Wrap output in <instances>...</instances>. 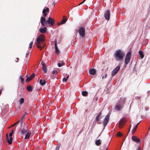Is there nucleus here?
<instances>
[{
	"mask_svg": "<svg viewBox=\"0 0 150 150\" xmlns=\"http://www.w3.org/2000/svg\"><path fill=\"white\" fill-rule=\"evenodd\" d=\"M49 8H44L42 11L43 13H46V12H48L49 11Z\"/></svg>",
	"mask_w": 150,
	"mask_h": 150,
	"instance_id": "b1692460",
	"label": "nucleus"
},
{
	"mask_svg": "<svg viewBox=\"0 0 150 150\" xmlns=\"http://www.w3.org/2000/svg\"><path fill=\"white\" fill-rule=\"evenodd\" d=\"M101 112H100L99 113V114L97 115L96 118V120L97 121H98L99 119H100V117H101Z\"/></svg>",
	"mask_w": 150,
	"mask_h": 150,
	"instance_id": "bb28decb",
	"label": "nucleus"
},
{
	"mask_svg": "<svg viewBox=\"0 0 150 150\" xmlns=\"http://www.w3.org/2000/svg\"><path fill=\"white\" fill-rule=\"evenodd\" d=\"M26 58L28 57V58H30V56H29V54L28 53H27L26 54Z\"/></svg>",
	"mask_w": 150,
	"mask_h": 150,
	"instance_id": "c03bdc74",
	"label": "nucleus"
},
{
	"mask_svg": "<svg viewBox=\"0 0 150 150\" xmlns=\"http://www.w3.org/2000/svg\"><path fill=\"white\" fill-rule=\"evenodd\" d=\"M125 122L126 120L125 118H122L119 124V126L120 128H122V125L125 124Z\"/></svg>",
	"mask_w": 150,
	"mask_h": 150,
	"instance_id": "9b49d317",
	"label": "nucleus"
},
{
	"mask_svg": "<svg viewBox=\"0 0 150 150\" xmlns=\"http://www.w3.org/2000/svg\"><path fill=\"white\" fill-rule=\"evenodd\" d=\"M13 130H12L11 131V132H10L9 134V136L10 137H11L12 136L13 134Z\"/></svg>",
	"mask_w": 150,
	"mask_h": 150,
	"instance_id": "58836bf2",
	"label": "nucleus"
},
{
	"mask_svg": "<svg viewBox=\"0 0 150 150\" xmlns=\"http://www.w3.org/2000/svg\"><path fill=\"white\" fill-rule=\"evenodd\" d=\"M65 65V63L64 62H62V63H58V66L59 67L62 66L63 65Z\"/></svg>",
	"mask_w": 150,
	"mask_h": 150,
	"instance_id": "7c9ffc66",
	"label": "nucleus"
},
{
	"mask_svg": "<svg viewBox=\"0 0 150 150\" xmlns=\"http://www.w3.org/2000/svg\"><path fill=\"white\" fill-rule=\"evenodd\" d=\"M46 81L44 80H42V79H41L40 80V85L42 86L44 85L46 83Z\"/></svg>",
	"mask_w": 150,
	"mask_h": 150,
	"instance_id": "6ab92c4d",
	"label": "nucleus"
},
{
	"mask_svg": "<svg viewBox=\"0 0 150 150\" xmlns=\"http://www.w3.org/2000/svg\"><path fill=\"white\" fill-rule=\"evenodd\" d=\"M60 144H59V146H57L56 148V150H59V148L60 146Z\"/></svg>",
	"mask_w": 150,
	"mask_h": 150,
	"instance_id": "37998d69",
	"label": "nucleus"
},
{
	"mask_svg": "<svg viewBox=\"0 0 150 150\" xmlns=\"http://www.w3.org/2000/svg\"><path fill=\"white\" fill-rule=\"evenodd\" d=\"M35 76V75L34 73H33L30 77L32 79Z\"/></svg>",
	"mask_w": 150,
	"mask_h": 150,
	"instance_id": "e433bc0d",
	"label": "nucleus"
},
{
	"mask_svg": "<svg viewBox=\"0 0 150 150\" xmlns=\"http://www.w3.org/2000/svg\"><path fill=\"white\" fill-rule=\"evenodd\" d=\"M6 136H7V138H8V134H6Z\"/></svg>",
	"mask_w": 150,
	"mask_h": 150,
	"instance_id": "13d9d810",
	"label": "nucleus"
},
{
	"mask_svg": "<svg viewBox=\"0 0 150 150\" xmlns=\"http://www.w3.org/2000/svg\"><path fill=\"white\" fill-rule=\"evenodd\" d=\"M132 139L133 141L138 143L140 142V139L135 136H133L132 137Z\"/></svg>",
	"mask_w": 150,
	"mask_h": 150,
	"instance_id": "f8f14e48",
	"label": "nucleus"
},
{
	"mask_svg": "<svg viewBox=\"0 0 150 150\" xmlns=\"http://www.w3.org/2000/svg\"><path fill=\"white\" fill-rule=\"evenodd\" d=\"M123 107V106L122 104H120L118 103L116 105L115 108L117 110L120 111L122 109Z\"/></svg>",
	"mask_w": 150,
	"mask_h": 150,
	"instance_id": "1a4fd4ad",
	"label": "nucleus"
},
{
	"mask_svg": "<svg viewBox=\"0 0 150 150\" xmlns=\"http://www.w3.org/2000/svg\"><path fill=\"white\" fill-rule=\"evenodd\" d=\"M54 20L53 18L49 17L46 22H45V24L47 23L51 24L52 25H53L54 24Z\"/></svg>",
	"mask_w": 150,
	"mask_h": 150,
	"instance_id": "423d86ee",
	"label": "nucleus"
},
{
	"mask_svg": "<svg viewBox=\"0 0 150 150\" xmlns=\"http://www.w3.org/2000/svg\"><path fill=\"white\" fill-rule=\"evenodd\" d=\"M79 35L82 37H83L85 35V29L83 27H81L79 30Z\"/></svg>",
	"mask_w": 150,
	"mask_h": 150,
	"instance_id": "39448f33",
	"label": "nucleus"
},
{
	"mask_svg": "<svg viewBox=\"0 0 150 150\" xmlns=\"http://www.w3.org/2000/svg\"><path fill=\"white\" fill-rule=\"evenodd\" d=\"M1 93H2V91L1 90H0V95H1Z\"/></svg>",
	"mask_w": 150,
	"mask_h": 150,
	"instance_id": "5fc2aeb1",
	"label": "nucleus"
},
{
	"mask_svg": "<svg viewBox=\"0 0 150 150\" xmlns=\"http://www.w3.org/2000/svg\"><path fill=\"white\" fill-rule=\"evenodd\" d=\"M18 122H16V123H15L14 124H13V125H11V127H13L15 125H17V124H18Z\"/></svg>",
	"mask_w": 150,
	"mask_h": 150,
	"instance_id": "49530a36",
	"label": "nucleus"
},
{
	"mask_svg": "<svg viewBox=\"0 0 150 150\" xmlns=\"http://www.w3.org/2000/svg\"><path fill=\"white\" fill-rule=\"evenodd\" d=\"M47 30V28L46 27L40 28L39 29V31L41 33H44L46 32Z\"/></svg>",
	"mask_w": 150,
	"mask_h": 150,
	"instance_id": "ddd939ff",
	"label": "nucleus"
},
{
	"mask_svg": "<svg viewBox=\"0 0 150 150\" xmlns=\"http://www.w3.org/2000/svg\"><path fill=\"white\" fill-rule=\"evenodd\" d=\"M58 73V71L57 70H54L52 72V73L53 74H57Z\"/></svg>",
	"mask_w": 150,
	"mask_h": 150,
	"instance_id": "72a5a7b5",
	"label": "nucleus"
},
{
	"mask_svg": "<svg viewBox=\"0 0 150 150\" xmlns=\"http://www.w3.org/2000/svg\"><path fill=\"white\" fill-rule=\"evenodd\" d=\"M33 42L32 41L31 42L30 44H29V45H30V46H29V48H32V44H33Z\"/></svg>",
	"mask_w": 150,
	"mask_h": 150,
	"instance_id": "4c0bfd02",
	"label": "nucleus"
},
{
	"mask_svg": "<svg viewBox=\"0 0 150 150\" xmlns=\"http://www.w3.org/2000/svg\"><path fill=\"white\" fill-rule=\"evenodd\" d=\"M16 59L17 60L16 61V62H17L19 60V59L18 58H17Z\"/></svg>",
	"mask_w": 150,
	"mask_h": 150,
	"instance_id": "3c124183",
	"label": "nucleus"
},
{
	"mask_svg": "<svg viewBox=\"0 0 150 150\" xmlns=\"http://www.w3.org/2000/svg\"><path fill=\"white\" fill-rule=\"evenodd\" d=\"M44 15H43V16H44V17H45H45L47 15V14L46 13H43Z\"/></svg>",
	"mask_w": 150,
	"mask_h": 150,
	"instance_id": "09e8293b",
	"label": "nucleus"
},
{
	"mask_svg": "<svg viewBox=\"0 0 150 150\" xmlns=\"http://www.w3.org/2000/svg\"><path fill=\"white\" fill-rule=\"evenodd\" d=\"M107 76V74H105L104 76H103L102 77V79H103L104 78L105 79L106 78Z\"/></svg>",
	"mask_w": 150,
	"mask_h": 150,
	"instance_id": "79ce46f5",
	"label": "nucleus"
},
{
	"mask_svg": "<svg viewBox=\"0 0 150 150\" xmlns=\"http://www.w3.org/2000/svg\"><path fill=\"white\" fill-rule=\"evenodd\" d=\"M26 117V112L23 115L21 118V119H23V120Z\"/></svg>",
	"mask_w": 150,
	"mask_h": 150,
	"instance_id": "c9c22d12",
	"label": "nucleus"
},
{
	"mask_svg": "<svg viewBox=\"0 0 150 150\" xmlns=\"http://www.w3.org/2000/svg\"><path fill=\"white\" fill-rule=\"evenodd\" d=\"M86 1V0H84L82 2L79 4V5H80V4L83 3Z\"/></svg>",
	"mask_w": 150,
	"mask_h": 150,
	"instance_id": "de8ad7c7",
	"label": "nucleus"
},
{
	"mask_svg": "<svg viewBox=\"0 0 150 150\" xmlns=\"http://www.w3.org/2000/svg\"><path fill=\"white\" fill-rule=\"evenodd\" d=\"M131 125H130V128H129V132H130V128H131Z\"/></svg>",
	"mask_w": 150,
	"mask_h": 150,
	"instance_id": "4d7b16f0",
	"label": "nucleus"
},
{
	"mask_svg": "<svg viewBox=\"0 0 150 150\" xmlns=\"http://www.w3.org/2000/svg\"><path fill=\"white\" fill-rule=\"evenodd\" d=\"M20 79H21V82L23 83L24 80V79L22 77H20Z\"/></svg>",
	"mask_w": 150,
	"mask_h": 150,
	"instance_id": "a19ab883",
	"label": "nucleus"
},
{
	"mask_svg": "<svg viewBox=\"0 0 150 150\" xmlns=\"http://www.w3.org/2000/svg\"><path fill=\"white\" fill-rule=\"evenodd\" d=\"M54 46L55 48V52L56 53L59 54L60 53V52L58 49L57 46V40L56 39L54 41Z\"/></svg>",
	"mask_w": 150,
	"mask_h": 150,
	"instance_id": "9d476101",
	"label": "nucleus"
},
{
	"mask_svg": "<svg viewBox=\"0 0 150 150\" xmlns=\"http://www.w3.org/2000/svg\"><path fill=\"white\" fill-rule=\"evenodd\" d=\"M45 37L42 34L40 35L37 39L36 43L37 47L41 50L44 47L45 45L43 42L45 41Z\"/></svg>",
	"mask_w": 150,
	"mask_h": 150,
	"instance_id": "f257e3e1",
	"label": "nucleus"
},
{
	"mask_svg": "<svg viewBox=\"0 0 150 150\" xmlns=\"http://www.w3.org/2000/svg\"><path fill=\"white\" fill-rule=\"evenodd\" d=\"M140 121L139 122L137 125H136V126H135V127H136L137 128V127H138V126L139 125V123H140Z\"/></svg>",
	"mask_w": 150,
	"mask_h": 150,
	"instance_id": "8fccbe9b",
	"label": "nucleus"
},
{
	"mask_svg": "<svg viewBox=\"0 0 150 150\" xmlns=\"http://www.w3.org/2000/svg\"><path fill=\"white\" fill-rule=\"evenodd\" d=\"M42 69L44 73H46L47 72V69L46 66L42 67Z\"/></svg>",
	"mask_w": 150,
	"mask_h": 150,
	"instance_id": "c756f323",
	"label": "nucleus"
},
{
	"mask_svg": "<svg viewBox=\"0 0 150 150\" xmlns=\"http://www.w3.org/2000/svg\"><path fill=\"white\" fill-rule=\"evenodd\" d=\"M137 150H141L140 147L139 146V147L137 149Z\"/></svg>",
	"mask_w": 150,
	"mask_h": 150,
	"instance_id": "603ef678",
	"label": "nucleus"
},
{
	"mask_svg": "<svg viewBox=\"0 0 150 150\" xmlns=\"http://www.w3.org/2000/svg\"><path fill=\"white\" fill-rule=\"evenodd\" d=\"M19 101H20V105L23 103H24V99L23 98H21L20 100H19Z\"/></svg>",
	"mask_w": 150,
	"mask_h": 150,
	"instance_id": "cd10ccee",
	"label": "nucleus"
},
{
	"mask_svg": "<svg viewBox=\"0 0 150 150\" xmlns=\"http://www.w3.org/2000/svg\"><path fill=\"white\" fill-rule=\"evenodd\" d=\"M109 117H108V116H107L104 121H103V124H104V125L105 126L107 124V123H108V120H109Z\"/></svg>",
	"mask_w": 150,
	"mask_h": 150,
	"instance_id": "4468645a",
	"label": "nucleus"
},
{
	"mask_svg": "<svg viewBox=\"0 0 150 150\" xmlns=\"http://www.w3.org/2000/svg\"><path fill=\"white\" fill-rule=\"evenodd\" d=\"M23 119H21H21L20 120H19L17 122L18 123L19 122H21V126L22 124V123L23 122Z\"/></svg>",
	"mask_w": 150,
	"mask_h": 150,
	"instance_id": "473e14b6",
	"label": "nucleus"
},
{
	"mask_svg": "<svg viewBox=\"0 0 150 150\" xmlns=\"http://www.w3.org/2000/svg\"><path fill=\"white\" fill-rule=\"evenodd\" d=\"M120 67L119 66H117L112 71L111 73V75L112 76L115 75L118 72L120 69Z\"/></svg>",
	"mask_w": 150,
	"mask_h": 150,
	"instance_id": "20e7f679",
	"label": "nucleus"
},
{
	"mask_svg": "<svg viewBox=\"0 0 150 150\" xmlns=\"http://www.w3.org/2000/svg\"><path fill=\"white\" fill-rule=\"evenodd\" d=\"M67 19L65 16H63V19L62 20L61 22L59 23V25H60L61 24H62L65 23L67 21Z\"/></svg>",
	"mask_w": 150,
	"mask_h": 150,
	"instance_id": "a211bd4d",
	"label": "nucleus"
},
{
	"mask_svg": "<svg viewBox=\"0 0 150 150\" xmlns=\"http://www.w3.org/2000/svg\"><path fill=\"white\" fill-rule=\"evenodd\" d=\"M31 80H32L31 78L30 77H29L27 78L25 80V81L26 82H29V81Z\"/></svg>",
	"mask_w": 150,
	"mask_h": 150,
	"instance_id": "2f4dec72",
	"label": "nucleus"
},
{
	"mask_svg": "<svg viewBox=\"0 0 150 150\" xmlns=\"http://www.w3.org/2000/svg\"><path fill=\"white\" fill-rule=\"evenodd\" d=\"M67 79L66 78H64L63 79V82H66L67 81Z\"/></svg>",
	"mask_w": 150,
	"mask_h": 150,
	"instance_id": "a18cd8bd",
	"label": "nucleus"
},
{
	"mask_svg": "<svg viewBox=\"0 0 150 150\" xmlns=\"http://www.w3.org/2000/svg\"><path fill=\"white\" fill-rule=\"evenodd\" d=\"M117 136L118 137H120L122 136V134L120 132H119L117 134Z\"/></svg>",
	"mask_w": 150,
	"mask_h": 150,
	"instance_id": "f704fd0d",
	"label": "nucleus"
},
{
	"mask_svg": "<svg viewBox=\"0 0 150 150\" xmlns=\"http://www.w3.org/2000/svg\"><path fill=\"white\" fill-rule=\"evenodd\" d=\"M82 95L84 96H88V93L86 91H83L82 92Z\"/></svg>",
	"mask_w": 150,
	"mask_h": 150,
	"instance_id": "5701e85b",
	"label": "nucleus"
},
{
	"mask_svg": "<svg viewBox=\"0 0 150 150\" xmlns=\"http://www.w3.org/2000/svg\"><path fill=\"white\" fill-rule=\"evenodd\" d=\"M55 4H56V3L54 2L53 3V4L54 5V6Z\"/></svg>",
	"mask_w": 150,
	"mask_h": 150,
	"instance_id": "6e6d98bb",
	"label": "nucleus"
},
{
	"mask_svg": "<svg viewBox=\"0 0 150 150\" xmlns=\"http://www.w3.org/2000/svg\"><path fill=\"white\" fill-rule=\"evenodd\" d=\"M21 89L23 91L24 90V88H21Z\"/></svg>",
	"mask_w": 150,
	"mask_h": 150,
	"instance_id": "052dcab7",
	"label": "nucleus"
},
{
	"mask_svg": "<svg viewBox=\"0 0 150 150\" xmlns=\"http://www.w3.org/2000/svg\"><path fill=\"white\" fill-rule=\"evenodd\" d=\"M20 131L23 134H26L28 131L27 126L26 125H24L23 128H21Z\"/></svg>",
	"mask_w": 150,
	"mask_h": 150,
	"instance_id": "0eeeda50",
	"label": "nucleus"
},
{
	"mask_svg": "<svg viewBox=\"0 0 150 150\" xmlns=\"http://www.w3.org/2000/svg\"><path fill=\"white\" fill-rule=\"evenodd\" d=\"M116 59L118 61L122 60L124 56V53L120 50L117 51L114 54Z\"/></svg>",
	"mask_w": 150,
	"mask_h": 150,
	"instance_id": "f03ea898",
	"label": "nucleus"
},
{
	"mask_svg": "<svg viewBox=\"0 0 150 150\" xmlns=\"http://www.w3.org/2000/svg\"><path fill=\"white\" fill-rule=\"evenodd\" d=\"M105 150H108V149H107V148Z\"/></svg>",
	"mask_w": 150,
	"mask_h": 150,
	"instance_id": "680f3d73",
	"label": "nucleus"
},
{
	"mask_svg": "<svg viewBox=\"0 0 150 150\" xmlns=\"http://www.w3.org/2000/svg\"><path fill=\"white\" fill-rule=\"evenodd\" d=\"M41 64L42 65V67H45V63L43 61L41 62Z\"/></svg>",
	"mask_w": 150,
	"mask_h": 150,
	"instance_id": "ea45409f",
	"label": "nucleus"
},
{
	"mask_svg": "<svg viewBox=\"0 0 150 150\" xmlns=\"http://www.w3.org/2000/svg\"><path fill=\"white\" fill-rule=\"evenodd\" d=\"M26 89L28 91H32L33 88L31 86L29 85L27 87Z\"/></svg>",
	"mask_w": 150,
	"mask_h": 150,
	"instance_id": "412c9836",
	"label": "nucleus"
},
{
	"mask_svg": "<svg viewBox=\"0 0 150 150\" xmlns=\"http://www.w3.org/2000/svg\"><path fill=\"white\" fill-rule=\"evenodd\" d=\"M31 134V131L30 130L28 131L27 134L25 135L24 139H28L29 138Z\"/></svg>",
	"mask_w": 150,
	"mask_h": 150,
	"instance_id": "dca6fc26",
	"label": "nucleus"
},
{
	"mask_svg": "<svg viewBox=\"0 0 150 150\" xmlns=\"http://www.w3.org/2000/svg\"><path fill=\"white\" fill-rule=\"evenodd\" d=\"M13 138L12 137H10V138L8 139L7 140V142L9 144H11L12 143V140Z\"/></svg>",
	"mask_w": 150,
	"mask_h": 150,
	"instance_id": "393cba45",
	"label": "nucleus"
},
{
	"mask_svg": "<svg viewBox=\"0 0 150 150\" xmlns=\"http://www.w3.org/2000/svg\"><path fill=\"white\" fill-rule=\"evenodd\" d=\"M95 143L97 146H99L101 144L100 141V140H97L96 141Z\"/></svg>",
	"mask_w": 150,
	"mask_h": 150,
	"instance_id": "a878e982",
	"label": "nucleus"
},
{
	"mask_svg": "<svg viewBox=\"0 0 150 150\" xmlns=\"http://www.w3.org/2000/svg\"><path fill=\"white\" fill-rule=\"evenodd\" d=\"M59 144H58V145L57 146H59Z\"/></svg>",
	"mask_w": 150,
	"mask_h": 150,
	"instance_id": "bf43d9fd",
	"label": "nucleus"
},
{
	"mask_svg": "<svg viewBox=\"0 0 150 150\" xmlns=\"http://www.w3.org/2000/svg\"><path fill=\"white\" fill-rule=\"evenodd\" d=\"M96 72V70L94 69H90L89 70L90 74L92 75H95Z\"/></svg>",
	"mask_w": 150,
	"mask_h": 150,
	"instance_id": "2eb2a0df",
	"label": "nucleus"
},
{
	"mask_svg": "<svg viewBox=\"0 0 150 150\" xmlns=\"http://www.w3.org/2000/svg\"><path fill=\"white\" fill-rule=\"evenodd\" d=\"M110 11L109 10H106L104 14V17L107 20H109L110 19Z\"/></svg>",
	"mask_w": 150,
	"mask_h": 150,
	"instance_id": "6e6552de",
	"label": "nucleus"
},
{
	"mask_svg": "<svg viewBox=\"0 0 150 150\" xmlns=\"http://www.w3.org/2000/svg\"><path fill=\"white\" fill-rule=\"evenodd\" d=\"M137 128L136 127H134L133 130L132 131V134H134L135 132L136 131L137 129Z\"/></svg>",
	"mask_w": 150,
	"mask_h": 150,
	"instance_id": "c85d7f7f",
	"label": "nucleus"
},
{
	"mask_svg": "<svg viewBox=\"0 0 150 150\" xmlns=\"http://www.w3.org/2000/svg\"><path fill=\"white\" fill-rule=\"evenodd\" d=\"M132 53L130 52H128L125 58V64H127L129 62Z\"/></svg>",
	"mask_w": 150,
	"mask_h": 150,
	"instance_id": "7ed1b4c3",
	"label": "nucleus"
},
{
	"mask_svg": "<svg viewBox=\"0 0 150 150\" xmlns=\"http://www.w3.org/2000/svg\"><path fill=\"white\" fill-rule=\"evenodd\" d=\"M69 75H68L67 77L66 78L67 79H68V78H69Z\"/></svg>",
	"mask_w": 150,
	"mask_h": 150,
	"instance_id": "864d4df0",
	"label": "nucleus"
},
{
	"mask_svg": "<svg viewBox=\"0 0 150 150\" xmlns=\"http://www.w3.org/2000/svg\"><path fill=\"white\" fill-rule=\"evenodd\" d=\"M125 100L126 99L125 98H121L120 99L118 103L120 104H122L123 105V104L125 103Z\"/></svg>",
	"mask_w": 150,
	"mask_h": 150,
	"instance_id": "aec40b11",
	"label": "nucleus"
},
{
	"mask_svg": "<svg viewBox=\"0 0 150 150\" xmlns=\"http://www.w3.org/2000/svg\"><path fill=\"white\" fill-rule=\"evenodd\" d=\"M45 22H46V21L45 18L43 17H42L41 19V22L42 25L43 26H45Z\"/></svg>",
	"mask_w": 150,
	"mask_h": 150,
	"instance_id": "f3484780",
	"label": "nucleus"
},
{
	"mask_svg": "<svg viewBox=\"0 0 150 150\" xmlns=\"http://www.w3.org/2000/svg\"><path fill=\"white\" fill-rule=\"evenodd\" d=\"M139 54L140 55V57L142 58H143L144 57V55L143 54V52L142 51H139Z\"/></svg>",
	"mask_w": 150,
	"mask_h": 150,
	"instance_id": "4be33fe9",
	"label": "nucleus"
}]
</instances>
